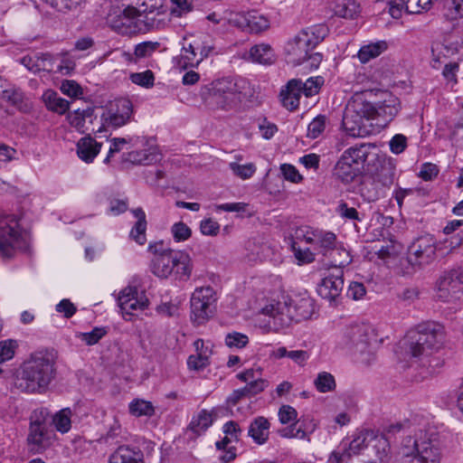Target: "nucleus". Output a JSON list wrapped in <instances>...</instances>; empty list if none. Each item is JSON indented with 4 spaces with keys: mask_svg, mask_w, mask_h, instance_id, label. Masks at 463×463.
<instances>
[{
    "mask_svg": "<svg viewBox=\"0 0 463 463\" xmlns=\"http://www.w3.org/2000/svg\"><path fill=\"white\" fill-rule=\"evenodd\" d=\"M343 269L335 271L322 279L317 286L318 295L329 301L335 300L344 288Z\"/></svg>",
    "mask_w": 463,
    "mask_h": 463,
    "instance_id": "obj_20",
    "label": "nucleus"
},
{
    "mask_svg": "<svg viewBox=\"0 0 463 463\" xmlns=\"http://www.w3.org/2000/svg\"><path fill=\"white\" fill-rule=\"evenodd\" d=\"M157 42H143L135 46L134 55L137 59L150 57L159 47Z\"/></svg>",
    "mask_w": 463,
    "mask_h": 463,
    "instance_id": "obj_50",
    "label": "nucleus"
},
{
    "mask_svg": "<svg viewBox=\"0 0 463 463\" xmlns=\"http://www.w3.org/2000/svg\"><path fill=\"white\" fill-rule=\"evenodd\" d=\"M56 353L36 351L21 364L14 378V387L21 392L43 393L55 378Z\"/></svg>",
    "mask_w": 463,
    "mask_h": 463,
    "instance_id": "obj_1",
    "label": "nucleus"
},
{
    "mask_svg": "<svg viewBox=\"0 0 463 463\" xmlns=\"http://www.w3.org/2000/svg\"><path fill=\"white\" fill-rule=\"evenodd\" d=\"M270 422L263 417L254 418L248 429V436L252 439L257 445H263L269 440Z\"/></svg>",
    "mask_w": 463,
    "mask_h": 463,
    "instance_id": "obj_26",
    "label": "nucleus"
},
{
    "mask_svg": "<svg viewBox=\"0 0 463 463\" xmlns=\"http://www.w3.org/2000/svg\"><path fill=\"white\" fill-rule=\"evenodd\" d=\"M229 167L232 174L242 180L250 178L256 172V165L253 163L240 165L235 162L229 164Z\"/></svg>",
    "mask_w": 463,
    "mask_h": 463,
    "instance_id": "obj_47",
    "label": "nucleus"
},
{
    "mask_svg": "<svg viewBox=\"0 0 463 463\" xmlns=\"http://www.w3.org/2000/svg\"><path fill=\"white\" fill-rule=\"evenodd\" d=\"M133 114V105L128 99H118L103 110L100 116V127L97 132L116 129L128 124Z\"/></svg>",
    "mask_w": 463,
    "mask_h": 463,
    "instance_id": "obj_11",
    "label": "nucleus"
},
{
    "mask_svg": "<svg viewBox=\"0 0 463 463\" xmlns=\"http://www.w3.org/2000/svg\"><path fill=\"white\" fill-rule=\"evenodd\" d=\"M131 212L137 221L132 227L129 237L139 245H144L146 241V232L147 226L146 213L140 207L133 209Z\"/></svg>",
    "mask_w": 463,
    "mask_h": 463,
    "instance_id": "obj_30",
    "label": "nucleus"
},
{
    "mask_svg": "<svg viewBox=\"0 0 463 463\" xmlns=\"http://www.w3.org/2000/svg\"><path fill=\"white\" fill-rule=\"evenodd\" d=\"M371 450L374 454L379 462L384 463L389 459L390 443L388 439L382 434L373 431V438H371Z\"/></svg>",
    "mask_w": 463,
    "mask_h": 463,
    "instance_id": "obj_35",
    "label": "nucleus"
},
{
    "mask_svg": "<svg viewBox=\"0 0 463 463\" xmlns=\"http://www.w3.org/2000/svg\"><path fill=\"white\" fill-rule=\"evenodd\" d=\"M301 80L297 79L290 80L281 90L279 97L282 105L288 110H295L299 105V99L302 90L300 89Z\"/></svg>",
    "mask_w": 463,
    "mask_h": 463,
    "instance_id": "obj_24",
    "label": "nucleus"
},
{
    "mask_svg": "<svg viewBox=\"0 0 463 463\" xmlns=\"http://www.w3.org/2000/svg\"><path fill=\"white\" fill-rule=\"evenodd\" d=\"M43 99L49 110L59 114H64L70 107L68 100L61 98L57 92L52 90H48L43 93Z\"/></svg>",
    "mask_w": 463,
    "mask_h": 463,
    "instance_id": "obj_38",
    "label": "nucleus"
},
{
    "mask_svg": "<svg viewBox=\"0 0 463 463\" xmlns=\"http://www.w3.org/2000/svg\"><path fill=\"white\" fill-rule=\"evenodd\" d=\"M373 103L361 95L354 96L346 105L342 126L346 134L353 137H363L371 134Z\"/></svg>",
    "mask_w": 463,
    "mask_h": 463,
    "instance_id": "obj_6",
    "label": "nucleus"
},
{
    "mask_svg": "<svg viewBox=\"0 0 463 463\" xmlns=\"http://www.w3.org/2000/svg\"><path fill=\"white\" fill-rule=\"evenodd\" d=\"M295 304L298 313L293 315L297 317V322L309 318L314 312L313 302L309 298H297Z\"/></svg>",
    "mask_w": 463,
    "mask_h": 463,
    "instance_id": "obj_46",
    "label": "nucleus"
},
{
    "mask_svg": "<svg viewBox=\"0 0 463 463\" xmlns=\"http://www.w3.org/2000/svg\"><path fill=\"white\" fill-rule=\"evenodd\" d=\"M71 410L70 408H64L52 417V423L54 425L57 431L66 433L71 430Z\"/></svg>",
    "mask_w": 463,
    "mask_h": 463,
    "instance_id": "obj_41",
    "label": "nucleus"
},
{
    "mask_svg": "<svg viewBox=\"0 0 463 463\" xmlns=\"http://www.w3.org/2000/svg\"><path fill=\"white\" fill-rule=\"evenodd\" d=\"M439 173V169L437 165L432 163H424L420 166L418 176L424 181H432L438 176Z\"/></svg>",
    "mask_w": 463,
    "mask_h": 463,
    "instance_id": "obj_64",
    "label": "nucleus"
},
{
    "mask_svg": "<svg viewBox=\"0 0 463 463\" xmlns=\"http://www.w3.org/2000/svg\"><path fill=\"white\" fill-rule=\"evenodd\" d=\"M29 420V429L51 428V414L46 408L33 410L30 415Z\"/></svg>",
    "mask_w": 463,
    "mask_h": 463,
    "instance_id": "obj_40",
    "label": "nucleus"
},
{
    "mask_svg": "<svg viewBox=\"0 0 463 463\" xmlns=\"http://www.w3.org/2000/svg\"><path fill=\"white\" fill-rule=\"evenodd\" d=\"M463 295V270L452 269L439 280L437 297L444 302L459 299Z\"/></svg>",
    "mask_w": 463,
    "mask_h": 463,
    "instance_id": "obj_16",
    "label": "nucleus"
},
{
    "mask_svg": "<svg viewBox=\"0 0 463 463\" xmlns=\"http://www.w3.org/2000/svg\"><path fill=\"white\" fill-rule=\"evenodd\" d=\"M160 159L156 148L147 150L131 151L127 155L126 160L133 164L150 165Z\"/></svg>",
    "mask_w": 463,
    "mask_h": 463,
    "instance_id": "obj_39",
    "label": "nucleus"
},
{
    "mask_svg": "<svg viewBox=\"0 0 463 463\" xmlns=\"http://www.w3.org/2000/svg\"><path fill=\"white\" fill-rule=\"evenodd\" d=\"M248 343V336L238 332L229 333L225 337V344L232 348H242L246 346Z\"/></svg>",
    "mask_w": 463,
    "mask_h": 463,
    "instance_id": "obj_60",
    "label": "nucleus"
},
{
    "mask_svg": "<svg viewBox=\"0 0 463 463\" xmlns=\"http://www.w3.org/2000/svg\"><path fill=\"white\" fill-rule=\"evenodd\" d=\"M216 301V293L210 287L194 289L190 299L191 321L196 326L204 324L213 316L212 306Z\"/></svg>",
    "mask_w": 463,
    "mask_h": 463,
    "instance_id": "obj_9",
    "label": "nucleus"
},
{
    "mask_svg": "<svg viewBox=\"0 0 463 463\" xmlns=\"http://www.w3.org/2000/svg\"><path fill=\"white\" fill-rule=\"evenodd\" d=\"M295 299L287 298L283 302H276L266 305L261 308V314L269 316L272 319L276 330L289 326L292 322H297Z\"/></svg>",
    "mask_w": 463,
    "mask_h": 463,
    "instance_id": "obj_13",
    "label": "nucleus"
},
{
    "mask_svg": "<svg viewBox=\"0 0 463 463\" xmlns=\"http://www.w3.org/2000/svg\"><path fill=\"white\" fill-rule=\"evenodd\" d=\"M2 98L12 105L17 107L19 109H22L24 97L21 90L15 88L6 89L3 90Z\"/></svg>",
    "mask_w": 463,
    "mask_h": 463,
    "instance_id": "obj_56",
    "label": "nucleus"
},
{
    "mask_svg": "<svg viewBox=\"0 0 463 463\" xmlns=\"http://www.w3.org/2000/svg\"><path fill=\"white\" fill-rule=\"evenodd\" d=\"M322 83L323 80L320 77L309 78L305 82L301 81L300 89L306 97H312L318 93Z\"/></svg>",
    "mask_w": 463,
    "mask_h": 463,
    "instance_id": "obj_55",
    "label": "nucleus"
},
{
    "mask_svg": "<svg viewBox=\"0 0 463 463\" xmlns=\"http://www.w3.org/2000/svg\"><path fill=\"white\" fill-rule=\"evenodd\" d=\"M36 67L37 72L47 71L51 72L54 71V59L50 53L36 54Z\"/></svg>",
    "mask_w": 463,
    "mask_h": 463,
    "instance_id": "obj_58",
    "label": "nucleus"
},
{
    "mask_svg": "<svg viewBox=\"0 0 463 463\" xmlns=\"http://www.w3.org/2000/svg\"><path fill=\"white\" fill-rule=\"evenodd\" d=\"M333 11L338 17L354 19L360 13V5L354 0H335Z\"/></svg>",
    "mask_w": 463,
    "mask_h": 463,
    "instance_id": "obj_33",
    "label": "nucleus"
},
{
    "mask_svg": "<svg viewBox=\"0 0 463 463\" xmlns=\"http://www.w3.org/2000/svg\"><path fill=\"white\" fill-rule=\"evenodd\" d=\"M93 113L94 109L91 108H88L82 111L77 110L73 115L70 116V123L78 131L84 133L85 131L89 130V128L85 126L86 120L89 119V121L91 123Z\"/></svg>",
    "mask_w": 463,
    "mask_h": 463,
    "instance_id": "obj_43",
    "label": "nucleus"
},
{
    "mask_svg": "<svg viewBox=\"0 0 463 463\" xmlns=\"http://www.w3.org/2000/svg\"><path fill=\"white\" fill-rule=\"evenodd\" d=\"M436 241L425 234L418 237L408 249V260L413 266H423L433 261L436 256Z\"/></svg>",
    "mask_w": 463,
    "mask_h": 463,
    "instance_id": "obj_15",
    "label": "nucleus"
},
{
    "mask_svg": "<svg viewBox=\"0 0 463 463\" xmlns=\"http://www.w3.org/2000/svg\"><path fill=\"white\" fill-rule=\"evenodd\" d=\"M108 463H145L141 449L130 446H119L109 458Z\"/></svg>",
    "mask_w": 463,
    "mask_h": 463,
    "instance_id": "obj_27",
    "label": "nucleus"
},
{
    "mask_svg": "<svg viewBox=\"0 0 463 463\" xmlns=\"http://www.w3.org/2000/svg\"><path fill=\"white\" fill-rule=\"evenodd\" d=\"M250 56L254 62L263 65H270L276 61V54L269 44L260 43L252 46Z\"/></svg>",
    "mask_w": 463,
    "mask_h": 463,
    "instance_id": "obj_32",
    "label": "nucleus"
},
{
    "mask_svg": "<svg viewBox=\"0 0 463 463\" xmlns=\"http://www.w3.org/2000/svg\"><path fill=\"white\" fill-rule=\"evenodd\" d=\"M248 87L249 82L243 78L223 77L203 85L199 94L206 107L228 111L241 105Z\"/></svg>",
    "mask_w": 463,
    "mask_h": 463,
    "instance_id": "obj_3",
    "label": "nucleus"
},
{
    "mask_svg": "<svg viewBox=\"0 0 463 463\" xmlns=\"http://www.w3.org/2000/svg\"><path fill=\"white\" fill-rule=\"evenodd\" d=\"M269 356L274 359H281L284 357L289 358L299 366H304L309 358V354L305 350H291L288 351L285 346H279L273 350Z\"/></svg>",
    "mask_w": 463,
    "mask_h": 463,
    "instance_id": "obj_34",
    "label": "nucleus"
},
{
    "mask_svg": "<svg viewBox=\"0 0 463 463\" xmlns=\"http://www.w3.org/2000/svg\"><path fill=\"white\" fill-rule=\"evenodd\" d=\"M137 294V288L132 286L123 288L119 293L118 298V306L123 317L127 320L131 319V317H127V316L131 317L133 312L137 310H145L148 305L147 299H138Z\"/></svg>",
    "mask_w": 463,
    "mask_h": 463,
    "instance_id": "obj_18",
    "label": "nucleus"
},
{
    "mask_svg": "<svg viewBox=\"0 0 463 463\" xmlns=\"http://www.w3.org/2000/svg\"><path fill=\"white\" fill-rule=\"evenodd\" d=\"M200 232L206 236H216L220 232V224L212 218H206L200 222Z\"/></svg>",
    "mask_w": 463,
    "mask_h": 463,
    "instance_id": "obj_62",
    "label": "nucleus"
},
{
    "mask_svg": "<svg viewBox=\"0 0 463 463\" xmlns=\"http://www.w3.org/2000/svg\"><path fill=\"white\" fill-rule=\"evenodd\" d=\"M373 438V430H364L354 434L352 440L344 439L338 447L333 450V458L330 463L337 462L345 458L351 459L353 456L360 454L364 449L368 448Z\"/></svg>",
    "mask_w": 463,
    "mask_h": 463,
    "instance_id": "obj_14",
    "label": "nucleus"
},
{
    "mask_svg": "<svg viewBox=\"0 0 463 463\" xmlns=\"http://www.w3.org/2000/svg\"><path fill=\"white\" fill-rule=\"evenodd\" d=\"M317 232H319V230L313 229L309 226L298 227L295 232V241H304L307 244L314 245Z\"/></svg>",
    "mask_w": 463,
    "mask_h": 463,
    "instance_id": "obj_49",
    "label": "nucleus"
},
{
    "mask_svg": "<svg viewBox=\"0 0 463 463\" xmlns=\"http://www.w3.org/2000/svg\"><path fill=\"white\" fill-rule=\"evenodd\" d=\"M406 11L410 14H419L422 10H429L433 0H402Z\"/></svg>",
    "mask_w": 463,
    "mask_h": 463,
    "instance_id": "obj_57",
    "label": "nucleus"
},
{
    "mask_svg": "<svg viewBox=\"0 0 463 463\" xmlns=\"http://www.w3.org/2000/svg\"><path fill=\"white\" fill-rule=\"evenodd\" d=\"M372 330L366 325H354L345 329L342 338L343 347L354 354L369 353Z\"/></svg>",
    "mask_w": 463,
    "mask_h": 463,
    "instance_id": "obj_12",
    "label": "nucleus"
},
{
    "mask_svg": "<svg viewBox=\"0 0 463 463\" xmlns=\"http://www.w3.org/2000/svg\"><path fill=\"white\" fill-rule=\"evenodd\" d=\"M250 21V14L233 13L228 19L229 24L235 26L242 31H249Z\"/></svg>",
    "mask_w": 463,
    "mask_h": 463,
    "instance_id": "obj_59",
    "label": "nucleus"
},
{
    "mask_svg": "<svg viewBox=\"0 0 463 463\" xmlns=\"http://www.w3.org/2000/svg\"><path fill=\"white\" fill-rule=\"evenodd\" d=\"M316 389L322 393L335 390L336 383L333 374L327 372H321L314 381Z\"/></svg>",
    "mask_w": 463,
    "mask_h": 463,
    "instance_id": "obj_45",
    "label": "nucleus"
},
{
    "mask_svg": "<svg viewBox=\"0 0 463 463\" xmlns=\"http://www.w3.org/2000/svg\"><path fill=\"white\" fill-rule=\"evenodd\" d=\"M326 260V265L335 269H342L344 267L348 266L352 262V257L349 250H347L342 242H338L330 254L324 259Z\"/></svg>",
    "mask_w": 463,
    "mask_h": 463,
    "instance_id": "obj_28",
    "label": "nucleus"
},
{
    "mask_svg": "<svg viewBox=\"0 0 463 463\" xmlns=\"http://www.w3.org/2000/svg\"><path fill=\"white\" fill-rule=\"evenodd\" d=\"M53 9L61 13H68L75 10L80 5L81 0H45Z\"/></svg>",
    "mask_w": 463,
    "mask_h": 463,
    "instance_id": "obj_54",
    "label": "nucleus"
},
{
    "mask_svg": "<svg viewBox=\"0 0 463 463\" xmlns=\"http://www.w3.org/2000/svg\"><path fill=\"white\" fill-rule=\"evenodd\" d=\"M143 137H114L110 139V147L107 156L104 159L105 164H109L110 161V157L118 153L125 145H131L132 146H137L138 143L142 141Z\"/></svg>",
    "mask_w": 463,
    "mask_h": 463,
    "instance_id": "obj_42",
    "label": "nucleus"
},
{
    "mask_svg": "<svg viewBox=\"0 0 463 463\" xmlns=\"http://www.w3.org/2000/svg\"><path fill=\"white\" fill-rule=\"evenodd\" d=\"M128 410L130 414L135 417H150L155 413V408L153 404L150 402L142 399L133 400L128 405Z\"/></svg>",
    "mask_w": 463,
    "mask_h": 463,
    "instance_id": "obj_44",
    "label": "nucleus"
},
{
    "mask_svg": "<svg viewBox=\"0 0 463 463\" xmlns=\"http://www.w3.org/2000/svg\"><path fill=\"white\" fill-rule=\"evenodd\" d=\"M213 419L212 413L203 409L193 416L188 429L196 435H201L213 424Z\"/></svg>",
    "mask_w": 463,
    "mask_h": 463,
    "instance_id": "obj_36",
    "label": "nucleus"
},
{
    "mask_svg": "<svg viewBox=\"0 0 463 463\" xmlns=\"http://www.w3.org/2000/svg\"><path fill=\"white\" fill-rule=\"evenodd\" d=\"M173 274L175 279L186 281L190 279L193 271V261L189 254L184 251H177Z\"/></svg>",
    "mask_w": 463,
    "mask_h": 463,
    "instance_id": "obj_29",
    "label": "nucleus"
},
{
    "mask_svg": "<svg viewBox=\"0 0 463 463\" xmlns=\"http://www.w3.org/2000/svg\"><path fill=\"white\" fill-rule=\"evenodd\" d=\"M326 123V117L325 115H318L316 117L307 127V137L310 138L318 137L325 130Z\"/></svg>",
    "mask_w": 463,
    "mask_h": 463,
    "instance_id": "obj_52",
    "label": "nucleus"
},
{
    "mask_svg": "<svg viewBox=\"0 0 463 463\" xmlns=\"http://www.w3.org/2000/svg\"><path fill=\"white\" fill-rule=\"evenodd\" d=\"M338 242L337 237L334 232L319 230L314 243L315 250L317 254L322 255L325 259L337 246Z\"/></svg>",
    "mask_w": 463,
    "mask_h": 463,
    "instance_id": "obj_31",
    "label": "nucleus"
},
{
    "mask_svg": "<svg viewBox=\"0 0 463 463\" xmlns=\"http://www.w3.org/2000/svg\"><path fill=\"white\" fill-rule=\"evenodd\" d=\"M17 253L31 254L30 234L24 231L14 218L0 219V256L11 260Z\"/></svg>",
    "mask_w": 463,
    "mask_h": 463,
    "instance_id": "obj_7",
    "label": "nucleus"
},
{
    "mask_svg": "<svg viewBox=\"0 0 463 463\" xmlns=\"http://www.w3.org/2000/svg\"><path fill=\"white\" fill-rule=\"evenodd\" d=\"M198 46L194 40L188 42L184 39L180 54L174 58L175 66L181 70H185L188 67H197L201 62L197 56Z\"/></svg>",
    "mask_w": 463,
    "mask_h": 463,
    "instance_id": "obj_23",
    "label": "nucleus"
},
{
    "mask_svg": "<svg viewBox=\"0 0 463 463\" xmlns=\"http://www.w3.org/2000/svg\"><path fill=\"white\" fill-rule=\"evenodd\" d=\"M208 364V356L202 353L192 354L187 359V365L190 370L200 371L205 368Z\"/></svg>",
    "mask_w": 463,
    "mask_h": 463,
    "instance_id": "obj_63",
    "label": "nucleus"
},
{
    "mask_svg": "<svg viewBox=\"0 0 463 463\" xmlns=\"http://www.w3.org/2000/svg\"><path fill=\"white\" fill-rule=\"evenodd\" d=\"M441 455L439 435L430 428L405 437L396 457L398 463H439Z\"/></svg>",
    "mask_w": 463,
    "mask_h": 463,
    "instance_id": "obj_2",
    "label": "nucleus"
},
{
    "mask_svg": "<svg viewBox=\"0 0 463 463\" xmlns=\"http://www.w3.org/2000/svg\"><path fill=\"white\" fill-rule=\"evenodd\" d=\"M445 337L442 325L432 321L422 323L409 336L407 352L418 358L423 366L435 368L441 364V361L433 355L442 348Z\"/></svg>",
    "mask_w": 463,
    "mask_h": 463,
    "instance_id": "obj_4",
    "label": "nucleus"
},
{
    "mask_svg": "<svg viewBox=\"0 0 463 463\" xmlns=\"http://www.w3.org/2000/svg\"><path fill=\"white\" fill-rule=\"evenodd\" d=\"M17 344L14 340L8 339L0 343V362L11 360L15 353Z\"/></svg>",
    "mask_w": 463,
    "mask_h": 463,
    "instance_id": "obj_61",
    "label": "nucleus"
},
{
    "mask_svg": "<svg viewBox=\"0 0 463 463\" xmlns=\"http://www.w3.org/2000/svg\"><path fill=\"white\" fill-rule=\"evenodd\" d=\"M130 80L133 83L149 89L154 86L155 76L150 71H145L143 72H135L130 75Z\"/></svg>",
    "mask_w": 463,
    "mask_h": 463,
    "instance_id": "obj_53",
    "label": "nucleus"
},
{
    "mask_svg": "<svg viewBox=\"0 0 463 463\" xmlns=\"http://www.w3.org/2000/svg\"><path fill=\"white\" fill-rule=\"evenodd\" d=\"M139 15L128 4L123 9L113 7L107 17L112 30L122 35H132L143 30Z\"/></svg>",
    "mask_w": 463,
    "mask_h": 463,
    "instance_id": "obj_10",
    "label": "nucleus"
},
{
    "mask_svg": "<svg viewBox=\"0 0 463 463\" xmlns=\"http://www.w3.org/2000/svg\"><path fill=\"white\" fill-rule=\"evenodd\" d=\"M329 33L328 27L324 24H315L298 32L285 45V53L289 62L294 65L305 63L307 55Z\"/></svg>",
    "mask_w": 463,
    "mask_h": 463,
    "instance_id": "obj_5",
    "label": "nucleus"
},
{
    "mask_svg": "<svg viewBox=\"0 0 463 463\" xmlns=\"http://www.w3.org/2000/svg\"><path fill=\"white\" fill-rule=\"evenodd\" d=\"M56 435L51 428L29 429L26 442L33 454H41L54 442Z\"/></svg>",
    "mask_w": 463,
    "mask_h": 463,
    "instance_id": "obj_17",
    "label": "nucleus"
},
{
    "mask_svg": "<svg viewBox=\"0 0 463 463\" xmlns=\"http://www.w3.org/2000/svg\"><path fill=\"white\" fill-rule=\"evenodd\" d=\"M102 147V143L97 142L90 135L80 138L76 144L77 155L79 158L90 164L99 155Z\"/></svg>",
    "mask_w": 463,
    "mask_h": 463,
    "instance_id": "obj_25",
    "label": "nucleus"
},
{
    "mask_svg": "<svg viewBox=\"0 0 463 463\" xmlns=\"http://www.w3.org/2000/svg\"><path fill=\"white\" fill-rule=\"evenodd\" d=\"M176 252L167 249L165 252L153 256L150 264L151 272L160 279L169 278L175 270Z\"/></svg>",
    "mask_w": 463,
    "mask_h": 463,
    "instance_id": "obj_21",
    "label": "nucleus"
},
{
    "mask_svg": "<svg viewBox=\"0 0 463 463\" xmlns=\"http://www.w3.org/2000/svg\"><path fill=\"white\" fill-rule=\"evenodd\" d=\"M371 146L361 144L346 149L338 159L334 175L343 183L349 184L364 170Z\"/></svg>",
    "mask_w": 463,
    "mask_h": 463,
    "instance_id": "obj_8",
    "label": "nucleus"
},
{
    "mask_svg": "<svg viewBox=\"0 0 463 463\" xmlns=\"http://www.w3.org/2000/svg\"><path fill=\"white\" fill-rule=\"evenodd\" d=\"M269 386V382L265 379L251 381L244 387L234 390L226 399L228 405L235 406L245 398H250L262 392Z\"/></svg>",
    "mask_w": 463,
    "mask_h": 463,
    "instance_id": "obj_22",
    "label": "nucleus"
},
{
    "mask_svg": "<svg viewBox=\"0 0 463 463\" xmlns=\"http://www.w3.org/2000/svg\"><path fill=\"white\" fill-rule=\"evenodd\" d=\"M291 247L298 265L309 264L315 260V253L310 249H301L297 241H293Z\"/></svg>",
    "mask_w": 463,
    "mask_h": 463,
    "instance_id": "obj_51",
    "label": "nucleus"
},
{
    "mask_svg": "<svg viewBox=\"0 0 463 463\" xmlns=\"http://www.w3.org/2000/svg\"><path fill=\"white\" fill-rule=\"evenodd\" d=\"M400 109L399 99L391 93H386L383 100L373 104V119L381 121V125H386L397 116Z\"/></svg>",
    "mask_w": 463,
    "mask_h": 463,
    "instance_id": "obj_19",
    "label": "nucleus"
},
{
    "mask_svg": "<svg viewBox=\"0 0 463 463\" xmlns=\"http://www.w3.org/2000/svg\"><path fill=\"white\" fill-rule=\"evenodd\" d=\"M388 48V43L385 41H378L360 48L357 57L362 63H366L370 60L378 57Z\"/></svg>",
    "mask_w": 463,
    "mask_h": 463,
    "instance_id": "obj_37",
    "label": "nucleus"
},
{
    "mask_svg": "<svg viewBox=\"0 0 463 463\" xmlns=\"http://www.w3.org/2000/svg\"><path fill=\"white\" fill-rule=\"evenodd\" d=\"M171 234L176 242L185 241L192 236L191 228L183 222H177L171 227Z\"/></svg>",
    "mask_w": 463,
    "mask_h": 463,
    "instance_id": "obj_48",
    "label": "nucleus"
}]
</instances>
